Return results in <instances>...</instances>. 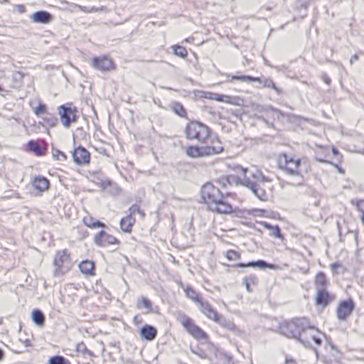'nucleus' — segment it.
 Returning a JSON list of instances; mask_svg holds the SVG:
<instances>
[{
    "label": "nucleus",
    "mask_w": 364,
    "mask_h": 364,
    "mask_svg": "<svg viewBox=\"0 0 364 364\" xmlns=\"http://www.w3.org/2000/svg\"><path fill=\"white\" fill-rule=\"evenodd\" d=\"M83 222L86 226L91 228H105V224L98 220H95L91 216H86L83 218Z\"/></svg>",
    "instance_id": "25"
},
{
    "label": "nucleus",
    "mask_w": 364,
    "mask_h": 364,
    "mask_svg": "<svg viewBox=\"0 0 364 364\" xmlns=\"http://www.w3.org/2000/svg\"><path fill=\"white\" fill-rule=\"evenodd\" d=\"M322 78L326 85H329L331 84V79L326 74H323Z\"/></svg>",
    "instance_id": "51"
},
{
    "label": "nucleus",
    "mask_w": 364,
    "mask_h": 364,
    "mask_svg": "<svg viewBox=\"0 0 364 364\" xmlns=\"http://www.w3.org/2000/svg\"><path fill=\"white\" fill-rule=\"evenodd\" d=\"M16 11L20 14H23L26 12V7L23 4H18L16 6Z\"/></svg>",
    "instance_id": "50"
},
{
    "label": "nucleus",
    "mask_w": 364,
    "mask_h": 364,
    "mask_svg": "<svg viewBox=\"0 0 364 364\" xmlns=\"http://www.w3.org/2000/svg\"><path fill=\"white\" fill-rule=\"evenodd\" d=\"M173 110L176 114L179 115L180 117H184L186 114V110L183 105L180 103H176L173 107Z\"/></svg>",
    "instance_id": "38"
},
{
    "label": "nucleus",
    "mask_w": 364,
    "mask_h": 364,
    "mask_svg": "<svg viewBox=\"0 0 364 364\" xmlns=\"http://www.w3.org/2000/svg\"><path fill=\"white\" fill-rule=\"evenodd\" d=\"M331 301V296L326 289L316 290V301L318 305L326 306Z\"/></svg>",
    "instance_id": "21"
},
{
    "label": "nucleus",
    "mask_w": 364,
    "mask_h": 364,
    "mask_svg": "<svg viewBox=\"0 0 364 364\" xmlns=\"http://www.w3.org/2000/svg\"><path fill=\"white\" fill-rule=\"evenodd\" d=\"M95 264L93 262L90 260H84L79 264V268L81 272L86 275H94Z\"/></svg>",
    "instance_id": "22"
},
{
    "label": "nucleus",
    "mask_w": 364,
    "mask_h": 364,
    "mask_svg": "<svg viewBox=\"0 0 364 364\" xmlns=\"http://www.w3.org/2000/svg\"><path fill=\"white\" fill-rule=\"evenodd\" d=\"M184 291L186 293V296L194 302L200 304L203 301L199 294L191 287H186V288H184Z\"/></svg>",
    "instance_id": "26"
},
{
    "label": "nucleus",
    "mask_w": 364,
    "mask_h": 364,
    "mask_svg": "<svg viewBox=\"0 0 364 364\" xmlns=\"http://www.w3.org/2000/svg\"><path fill=\"white\" fill-rule=\"evenodd\" d=\"M95 242L100 247H106L109 245L119 244V240L114 236L107 233L104 230H101L95 236Z\"/></svg>",
    "instance_id": "12"
},
{
    "label": "nucleus",
    "mask_w": 364,
    "mask_h": 364,
    "mask_svg": "<svg viewBox=\"0 0 364 364\" xmlns=\"http://www.w3.org/2000/svg\"><path fill=\"white\" fill-rule=\"evenodd\" d=\"M354 303L351 299L341 301L336 310L337 316L339 320H345L353 311Z\"/></svg>",
    "instance_id": "11"
},
{
    "label": "nucleus",
    "mask_w": 364,
    "mask_h": 364,
    "mask_svg": "<svg viewBox=\"0 0 364 364\" xmlns=\"http://www.w3.org/2000/svg\"><path fill=\"white\" fill-rule=\"evenodd\" d=\"M210 99L215 100L218 102H225L228 103H232L230 102V97L217 93H210Z\"/></svg>",
    "instance_id": "33"
},
{
    "label": "nucleus",
    "mask_w": 364,
    "mask_h": 364,
    "mask_svg": "<svg viewBox=\"0 0 364 364\" xmlns=\"http://www.w3.org/2000/svg\"><path fill=\"white\" fill-rule=\"evenodd\" d=\"M129 215H132L133 214H135L136 213H138L141 215L142 217L145 215L144 213L140 210V208L138 205H133L129 208Z\"/></svg>",
    "instance_id": "42"
},
{
    "label": "nucleus",
    "mask_w": 364,
    "mask_h": 364,
    "mask_svg": "<svg viewBox=\"0 0 364 364\" xmlns=\"http://www.w3.org/2000/svg\"><path fill=\"white\" fill-rule=\"evenodd\" d=\"M309 329L311 331V333H310V338H311L316 344L320 346L321 344V342H322V340L320 337H318L316 334H320L321 333L318 331L317 329H316L314 327L310 326L309 324Z\"/></svg>",
    "instance_id": "32"
},
{
    "label": "nucleus",
    "mask_w": 364,
    "mask_h": 364,
    "mask_svg": "<svg viewBox=\"0 0 364 364\" xmlns=\"http://www.w3.org/2000/svg\"><path fill=\"white\" fill-rule=\"evenodd\" d=\"M357 209L361 213H364V199L357 200L355 203Z\"/></svg>",
    "instance_id": "45"
},
{
    "label": "nucleus",
    "mask_w": 364,
    "mask_h": 364,
    "mask_svg": "<svg viewBox=\"0 0 364 364\" xmlns=\"http://www.w3.org/2000/svg\"><path fill=\"white\" fill-rule=\"evenodd\" d=\"M78 8L80 11H82L85 13H90V9H88L87 7L86 6H78Z\"/></svg>",
    "instance_id": "56"
},
{
    "label": "nucleus",
    "mask_w": 364,
    "mask_h": 364,
    "mask_svg": "<svg viewBox=\"0 0 364 364\" xmlns=\"http://www.w3.org/2000/svg\"><path fill=\"white\" fill-rule=\"evenodd\" d=\"M186 134L188 139H197L200 142L205 143L209 137L210 129L203 123L191 122L186 125Z\"/></svg>",
    "instance_id": "5"
},
{
    "label": "nucleus",
    "mask_w": 364,
    "mask_h": 364,
    "mask_svg": "<svg viewBox=\"0 0 364 364\" xmlns=\"http://www.w3.org/2000/svg\"><path fill=\"white\" fill-rule=\"evenodd\" d=\"M92 65L98 70L106 72L109 71L113 68L114 63L109 58L100 56L92 59Z\"/></svg>",
    "instance_id": "13"
},
{
    "label": "nucleus",
    "mask_w": 364,
    "mask_h": 364,
    "mask_svg": "<svg viewBox=\"0 0 364 364\" xmlns=\"http://www.w3.org/2000/svg\"><path fill=\"white\" fill-rule=\"evenodd\" d=\"M278 166L287 174L299 178V184L301 183L303 176L300 172L301 160L295 159L286 154H281L278 158Z\"/></svg>",
    "instance_id": "4"
},
{
    "label": "nucleus",
    "mask_w": 364,
    "mask_h": 364,
    "mask_svg": "<svg viewBox=\"0 0 364 364\" xmlns=\"http://www.w3.org/2000/svg\"><path fill=\"white\" fill-rule=\"evenodd\" d=\"M358 55L357 54H354L351 56L350 60V63L352 65L355 61L358 60Z\"/></svg>",
    "instance_id": "55"
},
{
    "label": "nucleus",
    "mask_w": 364,
    "mask_h": 364,
    "mask_svg": "<svg viewBox=\"0 0 364 364\" xmlns=\"http://www.w3.org/2000/svg\"><path fill=\"white\" fill-rule=\"evenodd\" d=\"M43 122L50 127H55L57 123V118L51 114L46 113L43 118Z\"/></svg>",
    "instance_id": "34"
},
{
    "label": "nucleus",
    "mask_w": 364,
    "mask_h": 364,
    "mask_svg": "<svg viewBox=\"0 0 364 364\" xmlns=\"http://www.w3.org/2000/svg\"><path fill=\"white\" fill-rule=\"evenodd\" d=\"M73 161L77 165H84L90 163V154L84 147L79 146L72 151Z\"/></svg>",
    "instance_id": "10"
},
{
    "label": "nucleus",
    "mask_w": 364,
    "mask_h": 364,
    "mask_svg": "<svg viewBox=\"0 0 364 364\" xmlns=\"http://www.w3.org/2000/svg\"><path fill=\"white\" fill-rule=\"evenodd\" d=\"M48 364H70V363L61 355H54L50 358Z\"/></svg>",
    "instance_id": "31"
},
{
    "label": "nucleus",
    "mask_w": 364,
    "mask_h": 364,
    "mask_svg": "<svg viewBox=\"0 0 364 364\" xmlns=\"http://www.w3.org/2000/svg\"><path fill=\"white\" fill-rule=\"evenodd\" d=\"M220 325L226 327L227 328H228L230 330H232V331L235 330V326L234 325V323L229 322L227 320H226V323H225V324H220Z\"/></svg>",
    "instance_id": "48"
},
{
    "label": "nucleus",
    "mask_w": 364,
    "mask_h": 364,
    "mask_svg": "<svg viewBox=\"0 0 364 364\" xmlns=\"http://www.w3.org/2000/svg\"><path fill=\"white\" fill-rule=\"evenodd\" d=\"M264 87L274 89L278 95L281 94L280 90L275 85L274 82L271 79H267L264 82Z\"/></svg>",
    "instance_id": "39"
},
{
    "label": "nucleus",
    "mask_w": 364,
    "mask_h": 364,
    "mask_svg": "<svg viewBox=\"0 0 364 364\" xmlns=\"http://www.w3.org/2000/svg\"><path fill=\"white\" fill-rule=\"evenodd\" d=\"M361 221L364 224V212L362 213Z\"/></svg>",
    "instance_id": "59"
},
{
    "label": "nucleus",
    "mask_w": 364,
    "mask_h": 364,
    "mask_svg": "<svg viewBox=\"0 0 364 364\" xmlns=\"http://www.w3.org/2000/svg\"><path fill=\"white\" fill-rule=\"evenodd\" d=\"M32 320L36 325L42 326L45 322L43 313L39 309H34L32 312Z\"/></svg>",
    "instance_id": "27"
},
{
    "label": "nucleus",
    "mask_w": 364,
    "mask_h": 364,
    "mask_svg": "<svg viewBox=\"0 0 364 364\" xmlns=\"http://www.w3.org/2000/svg\"><path fill=\"white\" fill-rule=\"evenodd\" d=\"M27 149L37 156H43L46 152V146L43 142L30 140L27 144Z\"/></svg>",
    "instance_id": "16"
},
{
    "label": "nucleus",
    "mask_w": 364,
    "mask_h": 364,
    "mask_svg": "<svg viewBox=\"0 0 364 364\" xmlns=\"http://www.w3.org/2000/svg\"><path fill=\"white\" fill-rule=\"evenodd\" d=\"M231 78L232 80H237L249 82H257L259 80L258 77H255L249 75H232Z\"/></svg>",
    "instance_id": "35"
},
{
    "label": "nucleus",
    "mask_w": 364,
    "mask_h": 364,
    "mask_svg": "<svg viewBox=\"0 0 364 364\" xmlns=\"http://www.w3.org/2000/svg\"><path fill=\"white\" fill-rule=\"evenodd\" d=\"M256 110L258 112H264L267 114V117H272L273 119L276 118L279 120L281 117L286 116V114L282 112L281 110L274 108L271 106L263 107V106H257Z\"/></svg>",
    "instance_id": "15"
},
{
    "label": "nucleus",
    "mask_w": 364,
    "mask_h": 364,
    "mask_svg": "<svg viewBox=\"0 0 364 364\" xmlns=\"http://www.w3.org/2000/svg\"><path fill=\"white\" fill-rule=\"evenodd\" d=\"M139 305H143L146 309V313H149L152 311V304L146 298L143 297L139 302Z\"/></svg>",
    "instance_id": "41"
},
{
    "label": "nucleus",
    "mask_w": 364,
    "mask_h": 364,
    "mask_svg": "<svg viewBox=\"0 0 364 364\" xmlns=\"http://www.w3.org/2000/svg\"><path fill=\"white\" fill-rule=\"evenodd\" d=\"M105 9H106V8H105V7H104V6H102V7H100V8H96V7H95V6H92L91 9H90V12H96V11H100H100H104V10H105Z\"/></svg>",
    "instance_id": "53"
},
{
    "label": "nucleus",
    "mask_w": 364,
    "mask_h": 364,
    "mask_svg": "<svg viewBox=\"0 0 364 364\" xmlns=\"http://www.w3.org/2000/svg\"><path fill=\"white\" fill-rule=\"evenodd\" d=\"M54 274L60 276L68 272L71 267L70 254L68 250L58 251L53 260Z\"/></svg>",
    "instance_id": "7"
},
{
    "label": "nucleus",
    "mask_w": 364,
    "mask_h": 364,
    "mask_svg": "<svg viewBox=\"0 0 364 364\" xmlns=\"http://www.w3.org/2000/svg\"><path fill=\"white\" fill-rule=\"evenodd\" d=\"M30 18L34 23L48 24L52 22L53 16L50 13L41 10L34 12Z\"/></svg>",
    "instance_id": "14"
},
{
    "label": "nucleus",
    "mask_w": 364,
    "mask_h": 364,
    "mask_svg": "<svg viewBox=\"0 0 364 364\" xmlns=\"http://www.w3.org/2000/svg\"><path fill=\"white\" fill-rule=\"evenodd\" d=\"M141 338L146 341H153L157 335V329L151 325L146 324L140 330Z\"/></svg>",
    "instance_id": "17"
},
{
    "label": "nucleus",
    "mask_w": 364,
    "mask_h": 364,
    "mask_svg": "<svg viewBox=\"0 0 364 364\" xmlns=\"http://www.w3.org/2000/svg\"><path fill=\"white\" fill-rule=\"evenodd\" d=\"M245 279H248V282H250V284H252L255 285H256L258 282V279L255 276H250L249 277H246Z\"/></svg>",
    "instance_id": "49"
},
{
    "label": "nucleus",
    "mask_w": 364,
    "mask_h": 364,
    "mask_svg": "<svg viewBox=\"0 0 364 364\" xmlns=\"http://www.w3.org/2000/svg\"><path fill=\"white\" fill-rule=\"evenodd\" d=\"M238 267H256L259 269H275L276 266L273 264L267 263L264 260L259 259L256 262H250L247 264L245 263H239L237 264Z\"/></svg>",
    "instance_id": "19"
},
{
    "label": "nucleus",
    "mask_w": 364,
    "mask_h": 364,
    "mask_svg": "<svg viewBox=\"0 0 364 364\" xmlns=\"http://www.w3.org/2000/svg\"><path fill=\"white\" fill-rule=\"evenodd\" d=\"M237 168L240 171L243 178H242L241 177L235 175L228 176L230 185L231 186L234 184L236 186H243L249 188L252 193L260 200H267L268 198L267 194L264 188L262 186L265 182L268 181L267 178L265 177L263 173L258 170H256L255 172H253L250 176H247L246 168H244L241 166H237Z\"/></svg>",
    "instance_id": "1"
},
{
    "label": "nucleus",
    "mask_w": 364,
    "mask_h": 364,
    "mask_svg": "<svg viewBox=\"0 0 364 364\" xmlns=\"http://www.w3.org/2000/svg\"><path fill=\"white\" fill-rule=\"evenodd\" d=\"M257 119L260 121H262L264 122L269 127H274V122H269L265 117L262 115H258Z\"/></svg>",
    "instance_id": "46"
},
{
    "label": "nucleus",
    "mask_w": 364,
    "mask_h": 364,
    "mask_svg": "<svg viewBox=\"0 0 364 364\" xmlns=\"http://www.w3.org/2000/svg\"><path fill=\"white\" fill-rule=\"evenodd\" d=\"M306 327H309V322L306 318H296L281 323L279 330L281 334L287 338L297 339L307 347L310 345V341L303 338Z\"/></svg>",
    "instance_id": "3"
},
{
    "label": "nucleus",
    "mask_w": 364,
    "mask_h": 364,
    "mask_svg": "<svg viewBox=\"0 0 364 364\" xmlns=\"http://www.w3.org/2000/svg\"><path fill=\"white\" fill-rule=\"evenodd\" d=\"M76 350L79 353H82V355H89L90 357L94 356V353L88 350L83 342L78 343L76 346Z\"/></svg>",
    "instance_id": "30"
},
{
    "label": "nucleus",
    "mask_w": 364,
    "mask_h": 364,
    "mask_svg": "<svg viewBox=\"0 0 364 364\" xmlns=\"http://www.w3.org/2000/svg\"><path fill=\"white\" fill-rule=\"evenodd\" d=\"M310 333H311L310 330L309 329V328H308V327H306V333H305V334H304V336H303V338H304L305 341H306V340H307V341H309V338H310Z\"/></svg>",
    "instance_id": "52"
},
{
    "label": "nucleus",
    "mask_w": 364,
    "mask_h": 364,
    "mask_svg": "<svg viewBox=\"0 0 364 364\" xmlns=\"http://www.w3.org/2000/svg\"><path fill=\"white\" fill-rule=\"evenodd\" d=\"M244 283L245 284V288L247 290V291L251 292L252 290L250 289V284L248 282V279L245 278L244 279Z\"/></svg>",
    "instance_id": "54"
},
{
    "label": "nucleus",
    "mask_w": 364,
    "mask_h": 364,
    "mask_svg": "<svg viewBox=\"0 0 364 364\" xmlns=\"http://www.w3.org/2000/svg\"><path fill=\"white\" fill-rule=\"evenodd\" d=\"M328 281L323 272H318L315 278V285L316 290L326 289Z\"/></svg>",
    "instance_id": "23"
},
{
    "label": "nucleus",
    "mask_w": 364,
    "mask_h": 364,
    "mask_svg": "<svg viewBox=\"0 0 364 364\" xmlns=\"http://www.w3.org/2000/svg\"><path fill=\"white\" fill-rule=\"evenodd\" d=\"M58 114L60 121L65 128H69L73 122H75L77 121L75 109L70 106L60 105L58 107Z\"/></svg>",
    "instance_id": "8"
},
{
    "label": "nucleus",
    "mask_w": 364,
    "mask_h": 364,
    "mask_svg": "<svg viewBox=\"0 0 364 364\" xmlns=\"http://www.w3.org/2000/svg\"><path fill=\"white\" fill-rule=\"evenodd\" d=\"M317 161H320V162H325V161H324V160H323V159H317Z\"/></svg>",
    "instance_id": "61"
},
{
    "label": "nucleus",
    "mask_w": 364,
    "mask_h": 364,
    "mask_svg": "<svg viewBox=\"0 0 364 364\" xmlns=\"http://www.w3.org/2000/svg\"><path fill=\"white\" fill-rule=\"evenodd\" d=\"M177 321L185 328V329L196 339L206 341L207 334L186 314L182 311L176 313Z\"/></svg>",
    "instance_id": "6"
},
{
    "label": "nucleus",
    "mask_w": 364,
    "mask_h": 364,
    "mask_svg": "<svg viewBox=\"0 0 364 364\" xmlns=\"http://www.w3.org/2000/svg\"><path fill=\"white\" fill-rule=\"evenodd\" d=\"M333 153L334 154H336L338 153V151H337L336 149H334V148H333Z\"/></svg>",
    "instance_id": "60"
},
{
    "label": "nucleus",
    "mask_w": 364,
    "mask_h": 364,
    "mask_svg": "<svg viewBox=\"0 0 364 364\" xmlns=\"http://www.w3.org/2000/svg\"><path fill=\"white\" fill-rule=\"evenodd\" d=\"M53 156L58 160H67V156L65 154L58 149H53Z\"/></svg>",
    "instance_id": "40"
},
{
    "label": "nucleus",
    "mask_w": 364,
    "mask_h": 364,
    "mask_svg": "<svg viewBox=\"0 0 364 364\" xmlns=\"http://www.w3.org/2000/svg\"><path fill=\"white\" fill-rule=\"evenodd\" d=\"M134 220L132 216L128 215L122 218L120 220V228L125 232H130L134 224Z\"/></svg>",
    "instance_id": "24"
},
{
    "label": "nucleus",
    "mask_w": 364,
    "mask_h": 364,
    "mask_svg": "<svg viewBox=\"0 0 364 364\" xmlns=\"http://www.w3.org/2000/svg\"><path fill=\"white\" fill-rule=\"evenodd\" d=\"M200 196L210 211L219 214H228L232 212V207L225 200L224 194L211 183H206L202 186Z\"/></svg>",
    "instance_id": "2"
},
{
    "label": "nucleus",
    "mask_w": 364,
    "mask_h": 364,
    "mask_svg": "<svg viewBox=\"0 0 364 364\" xmlns=\"http://www.w3.org/2000/svg\"><path fill=\"white\" fill-rule=\"evenodd\" d=\"M219 183L223 186L224 188H228V186L230 185L228 176H222L220 178L218 181Z\"/></svg>",
    "instance_id": "44"
},
{
    "label": "nucleus",
    "mask_w": 364,
    "mask_h": 364,
    "mask_svg": "<svg viewBox=\"0 0 364 364\" xmlns=\"http://www.w3.org/2000/svg\"><path fill=\"white\" fill-rule=\"evenodd\" d=\"M330 267H331V269H332V271L335 274H338L337 270H338V269L341 268L342 264L339 262H335V263L331 264Z\"/></svg>",
    "instance_id": "47"
},
{
    "label": "nucleus",
    "mask_w": 364,
    "mask_h": 364,
    "mask_svg": "<svg viewBox=\"0 0 364 364\" xmlns=\"http://www.w3.org/2000/svg\"><path fill=\"white\" fill-rule=\"evenodd\" d=\"M174 54L178 57H181L182 58H185L187 55L188 52L186 49L181 46H173Z\"/></svg>",
    "instance_id": "36"
},
{
    "label": "nucleus",
    "mask_w": 364,
    "mask_h": 364,
    "mask_svg": "<svg viewBox=\"0 0 364 364\" xmlns=\"http://www.w3.org/2000/svg\"><path fill=\"white\" fill-rule=\"evenodd\" d=\"M261 225L267 230H269V235L280 239L282 241L284 240V237L281 232V229L279 225H272L267 222H262Z\"/></svg>",
    "instance_id": "20"
},
{
    "label": "nucleus",
    "mask_w": 364,
    "mask_h": 364,
    "mask_svg": "<svg viewBox=\"0 0 364 364\" xmlns=\"http://www.w3.org/2000/svg\"><path fill=\"white\" fill-rule=\"evenodd\" d=\"M200 149H202V156L219 154L223 150L222 146H206Z\"/></svg>",
    "instance_id": "28"
},
{
    "label": "nucleus",
    "mask_w": 364,
    "mask_h": 364,
    "mask_svg": "<svg viewBox=\"0 0 364 364\" xmlns=\"http://www.w3.org/2000/svg\"><path fill=\"white\" fill-rule=\"evenodd\" d=\"M32 185L39 192H43L48 189L50 182L46 177L38 176L33 178Z\"/></svg>",
    "instance_id": "18"
},
{
    "label": "nucleus",
    "mask_w": 364,
    "mask_h": 364,
    "mask_svg": "<svg viewBox=\"0 0 364 364\" xmlns=\"http://www.w3.org/2000/svg\"><path fill=\"white\" fill-rule=\"evenodd\" d=\"M186 153L191 157L196 158L202 156V149L198 146H189Z\"/></svg>",
    "instance_id": "29"
},
{
    "label": "nucleus",
    "mask_w": 364,
    "mask_h": 364,
    "mask_svg": "<svg viewBox=\"0 0 364 364\" xmlns=\"http://www.w3.org/2000/svg\"><path fill=\"white\" fill-rule=\"evenodd\" d=\"M4 358V353L1 348H0V361Z\"/></svg>",
    "instance_id": "57"
},
{
    "label": "nucleus",
    "mask_w": 364,
    "mask_h": 364,
    "mask_svg": "<svg viewBox=\"0 0 364 364\" xmlns=\"http://www.w3.org/2000/svg\"><path fill=\"white\" fill-rule=\"evenodd\" d=\"M226 257L230 261L237 260L240 258V254L235 250H228L226 252Z\"/></svg>",
    "instance_id": "37"
},
{
    "label": "nucleus",
    "mask_w": 364,
    "mask_h": 364,
    "mask_svg": "<svg viewBox=\"0 0 364 364\" xmlns=\"http://www.w3.org/2000/svg\"><path fill=\"white\" fill-rule=\"evenodd\" d=\"M46 105L40 103L38 105V107H36L34 112L36 115L39 116L42 114H46Z\"/></svg>",
    "instance_id": "43"
},
{
    "label": "nucleus",
    "mask_w": 364,
    "mask_h": 364,
    "mask_svg": "<svg viewBox=\"0 0 364 364\" xmlns=\"http://www.w3.org/2000/svg\"><path fill=\"white\" fill-rule=\"evenodd\" d=\"M199 305L200 311L210 319H212L220 324H225V323H226V319L223 318L215 309H213L208 302L203 300Z\"/></svg>",
    "instance_id": "9"
},
{
    "label": "nucleus",
    "mask_w": 364,
    "mask_h": 364,
    "mask_svg": "<svg viewBox=\"0 0 364 364\" xmlns=\"http://www.w3.org/2000/svg\"><path fill=\"white\" fill-rule=\"evenodd\" d=\"M24 344L26 346H31V341L28 339H26L24 341Z\"/></svg>",
    "instance_id": "58"
}]
</instances>
